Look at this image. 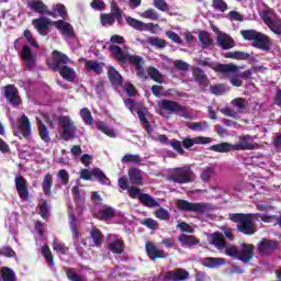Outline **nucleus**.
Segmentation results:
<instances>
[{"mask_svg": "<svg viewBox=\"0 0 281 281\" xmlns=\"http://www.w3.org/2000/svg\"><path fill=\"white\" fill-rule=\"evenodd\" d=\"M109 50L119 63L135 65L137 76L140 77L142 80H145L146 72L142 66L144 64V59H142L140 56L131 54V50L126 46L122 48L117 45H111Z\"/></svg>", "mask_w": 281, "mask_h": 281, "instance_id": "f257e3e1", "label": "nucleus"}, {"mask_svg": "<svg viewBox=\"0 0 281 281\" xmlns=\"http://www.w3.org/2000/svg\"><path fill=\"white\" fill-rule=\"evenodd\" d=\"M167 280L183 281L190 278V273L183 269H177L166 274Z\"/></svg>", "mask_w": 281, "mask_h": 281, "instance_id": "cd10ccee", "label": "nucleus"}, {"mask_svg": "<svg viewBox=\"0 0 281 281\" xmlns=\"http://www.w3.org/2000/svg\"><path fill=\"white\" fill-rule=\"evenodd\" d=\"M47 16H60V19H67V8L65 4H55L53 5V10L48 11Z\"/></svg>", "mask_w": 281, "mask_h": 281, "instance_id": "2f4dec72", "label": "nucleus"}, {"mask_svg": "<svg viewBox=\"0 0 281 281\" xmlns=\"http://www.w3.org/2000/svg\"><path fill=\"white\" fill-rule=\"evenodd\" d=\"M210 150L213 153H233L234 151V144L229 143H220L216 145H212Z\"/></svg>", "mask_w": 281, "mask_h": 281, "instance_id": "72a5a7b5", "label": "nucleus"}, {"mask_svg": "<svg viewBox=\"0 0 281 281\" xmlns=\"http://www.w3.org/2000/svg\"><path fill=\"white\" fill-rule=\"evenodd\" d=\"M269 30L273 32L277 36H281V21L280 20H274L270 24H268Z\"/></svg>", "mask_w": 281, "mask_h": 281, "instance_id": "0e129e2a", "label": "nucleus"}, {"mask_svg": "<svg viewBox=\"0 0 281 281\" xmlns=\"http://www.w3.org/2000/svg\"><path fill=\"white\" fill-rule=\"evenodd\" d=\"M53 25L64 36V38H74V26L64 20L54 21Z\"/></svg>", "mask_w": 281, "mask_h": 281, "instance_id": "4468645a", "label": "nucleus"}, {"mask_svg": "<svg viewBox=\"0 0 281 281\" xmlns=\"http://www.w3.org/2000/svg\"><path fill=\"white\" fill-rule=\"evenodd\" d=\"M4 98L8 100L9 104H12V106H19L21 102L19 91L12 85L4 87Z\"/></svg>", "mask_w": 281, "mask_h": 281, "instance_id": "6ab92c4d", "label": "nucleus"}, {"mask_svg": "<svg viewBox=\"0 0 281 281\" xmlns=\"http://www.w3.org/2000/svg\"><path fill=\"white\" fill-rule=\"evenodd\" d=\"M212 177H214V168L213 167H206L204 169H202L201 172V179L204 182L210 181V179H212Z\"/></svg>", "mask_w": 281, "mask_h": 281, "instance_id": "bf43d9fd", "label": "nucleus"}, {"mask_svg": "<svg viewBox=\"0 0 281 281\" xmlns=\"http://www.w3.org/2000/svg\"><path fill=\"white\" fill-rule=\"evenodd\" d=\"M37 120V124L40 127V136L43 139V142H50L49 138V131H47V126H45V124L43 123V121H41L40 117H36Z\"/></svg>", "mask_w": 281, "mask_h": 281, "instance_id": "c03bdc74", "label": "nucleus"}, {"mask_svg": "<svg viewBox=\"0 0 281 281\" xmlns=\"http://www.w3.org/2000/svg\"><path fill=\"white\" fill-rule=\"evenodd\" d=\"M58 122L61 128V138H64L65 142L74 139V137H76V133H78L74 120L69 115H61L58 117Z\"/></svg>", "mask_w": 281, "mask_h": 281, "instance_id": "39448f33", "label": "nucleus"}, {"mask_svg": "<svg viewBox=\"0 0 281 281\" xmlns=\"http://www.w3.org/2000/svg\"><path fill=\"white\" fill-rule=\"evenodd\" d=\"M140 16L143 19H149V21H158L159 20V13L155 9H148L140 13Z\"/></svg>", "mask_w": 281, "mask_h": 281, "instance_id": "603ef678", "label": "nucleus"}, {"mask_svg": "<svg viewBox=\"0 0 281 281\" xmlns=\"http://www.w3.org/2000/svg\"><path fill=\"white\" fill-rule=\"evenodd\" d=\"M237 229L247 236L256 234V226H254V214H247L244 222L237 225Z\"/></svg>", "mask_w": 281, "mask_h": 281, "instance_id": "2eb2a0df", "label": "nucleus"}, {"mask_svg": "<svg viewBox=\"0 0 281 281\" xmlns=\"http://www.w3.org/2000/svg\"><path fill=\"white\" fill-rule=\"evenodd\" d=\"M125 21L130 27H133L134 30H137L138 32H147V30H150L153 27V23H144L133 16H125Z\"/></svg>", "mask_w": 281, "mask_h": 281, "instance_id": "412c9836", "label": "nucleus"}, {"mask_svg": "<svg viewBox=\"0 0 281 281\" xmlns=\"http://www.w3.org/2000/svg\"><path fill=\"white\" fill-rule=\"evenodd\" d=\"M42 256L46 258L49 267H54V256H52V250L49 249V246L44 245L42 247Z\"/></svg>", "mask_w": 281, "mask_h": 281, "instance_id": "6e6d98bb", "label": "nucleus"}, {"mask_svg": "<svg viewBox=\"0 0 281 281\" xmlns=\"http://www.w3.org/2000/svg\"><path fill=\"white\" fill-rule=\"evenodd\" d=\"M53 56L55 58V63L48 64L50 69H53L54 71H59V75L61 76V78H64V80H68V82H74L76 78V70L67 66L68 63H71L69 57L58 50H55L53 53Z\"/></svg>", "mask_w": 281, "mask_h": 281, "instance_id": "f03ea898", "label": "nucleus"}, {"mask_svg": "<svg viewBox=\"0 0 281 281\" xmlns=\"http://www.w3.org/2000/svg\"><path fill=\"white\" fill-rule=\"evenodd\" d=\"M128 177H130L131 183H133L134 186L143 184L142 170L137 168H132L128 171Z\"/></svg>", "mask_w": 281, "mask_h": 281, "instance_id": "473e14b6", "label": "nucleus"}, {"mask_svg": "<svg viewBox=\"0 0 281 281\" xmlns=\"http://www.w3.org/2000/svg\"><path fill=\"white\" fill-rule=\"evenodd\" d=\"M69 224L72 234V240L75 245H78V236L80 233L78 232V227L76 226V216L72 214L69 215Z\"/></svg>", "mask_w": 281, "mask_h": 281, "instance_id": "79ce46f5", "label": "nucleus"}, {"mask_svg": "<svg viewBox=\"0 0 281 281\" xmlns=\"http://www.w3.org/2000/svg\"><path fill=\"white\" fill-rule=\"evenodd\" d=\"M22 60L25 63L26 67H34V54H32V49L30 46H23L21 52Z\"/></svg>", "mask_w": 281, "mask_h": 281, "instance_id": "c756f323", "label": "nucleus"}, {"mask_svg": "<svg viewBox=\"0 0 281 281\" xmlns=\"http://www.w3.org/2000/svg\"><path fill=\"white\" fill-rule=\"evenodd\" d=\"M145 249L150 260H157V258H166L164 250L157 248V246L150 241L146 243Z\"/></svg>", "mask_w": 281, "mask_h": 281, "instance_id": "5701e85b", "label": "nucleus"}, {"mask_svg": "<svg viewBox=\"0 0 281 281\" xmlns=\"http://www.w3.org/2000/svg\"><path fill=\"white\" fill-rule=\"evenodd\" d=\"M177 205L179 210L184 212H194L195 214H207L212 206L207 203H192L186 200H178Z\"/></svg>", "mask_w": 281, "mask_h": 281, "instance_id": "423d86ee", "label": "nucleus"}, {"mask_svg": "<svg viewBox=\"0 0 281 281\" xmlns=\"http://www.w3.org/2000/svg\"><path fill=\"white\" fill-rule=\"evenodd\" d=\"M251 258H254V245L241 244L239 250V260H241V262H249Z\"/></svg>", "mask_w": 281, "mask_h": 281, "instance_id": "393cba45", "label": "nucleus"}, {"mask_svg": "<svg viewBox=\"0 0 281 281\" xmlns=\"http://www.w3.org/2000/svg\"><path fill=\"white\" fill-rule=\"evenodd\" d=\"M202 263L204 265V267H209V269H216V267H221L222 265H225V259L209 257V258H204Z\"/></svg>", "mask_w": 281, "mask_h": 281, "instance_id": "c9c22d12", "label": "nucleus"}, {"mask_svg": "<svg viewBox=\"0 0 281 281\" xmlns=\"http://www.w3.org/2000/svg\"><path fill=\"white\" fill-rule=\"evenodd\" d=\"M167 181L172 183H192L194 181V173L190 167L173 168L167 175Z\"/></svg>", "mask_w": 281, "mask_h": 281, "instance_id": "20e7f679", "label": "nucleus"}, {"mask_svg": "<svg viewBox=\"0 0 281 281\" xmlns=\"http://www.w3.org/2000/svg\"><path fill=\"white\" fill-rule=\"evenodd\" d=\"M225 58H232L233 60H247L249 58V54L245 52H228L225 55Z\"/></svg>", "mask_w": 281, "mask_h": 281, "instance_id": "a19ab883", "label": "nucleus"}, {"mask_svg": "<svg viewBox=\"0 0 281 281\" xmlns=\"http://www.w3.org/2000/svg\"><path fill=\"white\" fill-rule=\"evenodd\" d=\"M240 34L243 36V38H245V41H254L256 40V36L258 34V31L256 30H244V31H240Z\"/></svg>", "mask_w": 281, "mask_h": 281, "instance_id": "680f3d73", "label": "nucleus"}, {"mask_svg": "<svg viewBox=\"0 0 281 281\" xmlns=\"http://www.w3.org/2000/svg\"><path fill=\"white\" fill-rule=\"evenodd\" d=\"M91 175L103 186H109L111 183L109 178H106V175H104V172L98 168L92 169L91 172H89V169H82L80 172V179H85V181H90Z\"/></svg>", "mask_w": 281, "mask_h": 281, "instance_id": "9b49d317", "label": "nucleus"}, {"mask_svg": "<svg viewBox=\"0 0 281 281\" xmlns=\"http://www.w3.org/2000/svg\"><path fill=\"white\" fill-rule=\"evenodd\" d=\"M1 276L2 281H16V273H14V270L8 267L1 268Z\"/></svg>", "mask_w": 281, "mask_h": 281, "instance_id": "37998d69", "label": "nucleus"}, {"mask_svg": "<svg viewBox=\"0 0 281 281\" xmlns=\"http://www.w3.org/2000/svg\"><path fill=\"white\" fill-rule=\"evenodd\" d=\"M15 135H22L25 139H30L32 135V125L30 119L23 114L18 119V124L13 125Z\"/></svg>", "mask_w": 281, "mask_h": 281, "instance_id": "1a4fd4ad", "label": "nucleus"}, {"mask_svg": "<svg viewBox=\"0 0 281 281\" xmlns=\"http://www.w3.org/2000/svg\"><path fill=\"white\" fill-rule=\"evenodd\" d=\"M27 8L32 12H35L36 14H48L49 10L47 9V5L42 0H33L29 4H26Z\"/></svg>", "mask_w": 281, "mask_h": 281, "instance_id": "bb28decb", "label": "nucleus"}, {"mask_svg": "<svg viewBox=\"0 0 281 281\" xmlns=\"http://www.w3.org/2000/svg\"><path fill=\"white\" fill-rule=\"evenodd\" d=\"M159 106L169 113H186V106H182L176 101L162 100L159 102Z\"/></svg>", "mask_w": 281, "mask_h": 281, "instance_id": "f3484780", "label": "nucleus"}, {"mask_svg": "<svg viewBox=\"0 0 281 281\" xmlns=\"http://www.w3.org/2000/svg\"><path fill=\"white\" fill-rule=\"evenodd\" d=\"M207 240L211 245H214L216 249L220 251H225L226 256H229L231 258H237V260H240V250L236 248L235 246H228L225 243V239L223 238V235L221 233H213L209 235Z\"/></svg>", "mask_w": 281, "mask_h": 281, "instance_id": "7ed1b4c3", "label": "nucleus"}, {"mask_svg": "<svg viewBox=\"0 0 281 281\" xmlns=\"http://www.w3.org/2000/svg\"><path fill=\"white\" fill-rule=\"evenodd\" d=\"M189 128L201 133L203 131H207V128H210V124L207 122H192L189 123Z\"/></svg>", "mask_w": 281, "mask_h": 281, "instance_id": "49530a36", "label": "nucleus"}, {"mask_svg": "<svg viewBox=\"0 0 281 281\" xmlns=\"http://www.w3.org/2000/svg\"><path fill=\"white\" fill-rule=\"evenodd\" d=\"M109 249L112 254H123L124 241L117 235H111L109 237Z\"/></svg>", "mask_w": 281, "mask_h": 281, "instance_id": "4be33fe9", "label": "nucleus"}, {"mask_svg": "<svg viewBox=\"0 0 281 281\" xmlns=\"http://www.w3.org/2000/svg\"><path fill=\"white\" fill-rule=\"evenodd\" d=\"M97 128H99L101 133H103L108 137H117V133L115 132V130L111 128L109 125H106V123L102 121L97 122Z\"/></svg>", "mask_w": 281, "mask_h": 281, "instance_id": "e433bc0d", "label": "nucleus"}, {"mask_svg": "<svg viewBox=\"0 0 281 281\" xmlns=\"http://www.w3.org/2000/svg\"><path fill=\"white\" fill-rule=\"evenodd\" d=\"M15 189L21 200L29 201L30 189L27 188V180L23 176L19 175L14 178Z\"/></svg>", "mask_w": 281, "mask_h": 281, "instance_id": "ddd939ff", "label": "nucleus"}, {"mask_svg": "<svg viewBox=\"0 0 281 281\" xmlns=\"http://www.w3.org/2000/svg\"><path fill=\"white\" fill-rule=\"evenodd\" d=\"M278 249V243L271 239H262L258 244V251L262 256H269V254H273Z\"/></svg>", "mask_w": 281, "mask_h": 281, "instance_id": "a211bd4d", "label": "nucleus"}, {"mask_svg": "<svg viewBox=\"0 0 281 281\" xmlns=\"http://www.w3.org/2000/svg\"><path fill=\"white\" fill-rule=\"evenodd\" d=\"M57 177L63 186H67L69 183V172H67V170H59L57 172Z\"/></svg>", "mask_w": 281, "mask_h": 281, "instance_id": "774afa93", "label": "nucleus"}, {"mask_svg": "<svg viewBox=\"0 0 281 281\" xmlns=\"http://www.w3.org/2000/svg\"><path fill=\"white\" fill-rule=\"evenodd\" d=\"M52 186H54V178L50 173H46L42 182L43 192L46 196H52Z\"/></svg>", "mask_w": 281, "mask_h": 281, "instance_id": "f704fd0d", "label": "nucleus"}, {"mask_svg": "<svg viewBox=\"0 0 281 281\" xmlns=\"http://www.w3.org/2000/svg\"><path fill=\"white\" fill-rule=\"evenodd\" d=\"M153 5L160 12H168V10H170V7H168V2H166V0H154Z\"/></svg>", "mask_w": 281, "mask_h": 281, "instance_id": "e2e57ef3", "label": "nucleus"}, {"mask_svg": "<svg viewBox=\"0 0 281 281\" xmlns=\"http://www.w3.org/2000/svg\"><path fill=\"white\" fill-rule=\"evenodd\" d=\"M254 47L257 49H262L263 52H269L271 49V40L267 34L258 32L252 42Z\"/></svg>", "mask_w": 281, "mask_h": 281, "instance_id": "dca6fc26", "label": "nucleus"}, {"mask_svg": "<svg viewBox=\"0 0 281 281\" xmlns=\"http://www.w3.org/2000/svg\"><path fill=\"white\" fill-rule=\"evenodd\" d=\"M258 144L254 142V136L241 135L238 137V142L233 144V150H256Z\"/></svg>", "mask_w": 281, "mask_h": 281, "instance_id": "9d476101", "label": "nucleus"}, {"mask_svg": "<svg viewBox=\"0 0 281 281\" xmlns=\"http://www.w3.org/2000/svg\"><path fill=\"white\" fill-rule=\"evenodd\" d=\"M80 63H85L86 69H88L89 71H94L95 74H102V64L98 61L87 60L85 58H81Z\"/></svg>", "mask_w": 281, "mask_h": 281, "instance_id": "4c0bfd02", "label": "nucleus"}, {"mask_svg": "<svg viewBox=\"0 0 281 281\" xmlns=\"http://www.w3.org/2000/svg\"><path fill=\"white\" fill-rule=\"evenodd\" d=\"M232 104H233V106L238 109L239 112H243V111H245V109H247V102L243 98H237V99L233 100Z\"/></svg>", "mask_w": 281, "mask_h": 281, "instance_id": "69168bd1", "label": "nucleus"}, {"mask_svg": "<svg viewBox=\"0 0 281 281\" xmlns=\"http://www.w3.org/2000/svg\"><path fill=\"white\" fill-rule=\"evenodd\" d=\"M261 19L266 25H270L271 23H273V21H276V12H273L272 10L262 11Z\"/></svg>", "mask_w": 281, "mask_h": 281, "instance_id": "09e8293b", "label": "nucleus"}, {"mask_svg": "<svg viewBox=\"0 0 281 281\" xmlns=\"http://www.w3.org/2000/svg\"><path fill=\"white\" fill-rule=\"evenodd\" d=\"M147 74L151 78V80H155V82H161V74L157 70V68H149L147 70Z\"/></svg>", "mask_w": 281, "mask_h": 281, "instance_id": "338daca9", "label": "nucleus"}, {"mask_svg": "<svg viewBox=\"0 0 281 281\" xmlns=\"http://www.w3.org/2000/svg\"><path fill=\"white\" fill-rule=\"evenodd\" d=\"M111 12H112V15L111 14H101L102 25H113V23H115V19L119 24L122 23L124 11H122V9H120V5H117L116 2L111 3Z\"/></svg>", "mask_w": 281, "mask_h": 281, "instance_id": "6e6552de", "label": "nucleus"}, {"mask_svg": "<svg viewBox=\"0 0 281 281\" xmlns=\"http://www.w3.org/2000/svg\"><path fill=\"white\" fill-rule=\"evenodd\" d=\"M220 112H222L223 115H226V117H233L234 120H238V117H240L238 111L227 106L220 109Z\"/></svg>", "mask_w": 281, "mask_h": 281, "instance_id": "4d7b16f0", "label": "nucleus"}, {"mask_svg": "<svg viewBox=\"0 0 281 281\" xmlns=\"http://www.w3.org/2000/svg\"><path fill=\"white\" fill-rule=\"evenodd\" d=\"M80 117L83 120L85 124L91 126L93 124V116L91 115V111L89 109L83 108L80 110Z\"/></svg>", "mask_w": 281, "mask_h": 281, "instance_id": "3c124183", "label": "nucleus"}, {"mask_svg": "<svg viewBox=\"0 0 281 281\" xmlns=\"http://www.w3.org/2000/svg\"><path fill=\"white\" fill-rule=\"evenodd\" d=\"M108 78L113 87H122V75L113 66L108 71Z\"/></svg>", "mask_w": 281, "mask_h": 281, "instance_id": "7c9ffc66", "label": "nucleus"}, {"mask_svg": "<svg viewBox=\"0 0 281 281\" xmlns=\"http://www.w3.org/2000/svg\"><path fill=\"white\" fill-rule=\"evenodd\" d=\"M23 36L31 47H38V42H36V38H34L30 30H24Z\"/></svg>", "mask_w": 281, "mask_h": 281, "instance_id": "13d9d810", "label": "nucleus"}, {"mask_svg": "<svg viewBox=\"0 0 281 281\" xmlns=\"http://www.w3.org/2000/svg\"><path fill=\"white\" fill-rule=\"evenodd\" d=\"M90 236L94 243L92 247H100L102 245V233H100V229L92 228Z\"/></svg>", "mask_w": 281, "mask_h": 281, "instance_id": "8fccbe9b", "label": "nucleus"}, {"mask_svg": "<svg viewBox=\"0 0 281 281\" xmlns=\"http://www.w3.org/2000/svg\"><path fill=\"white\" fill-rule=\"evenodd\" d=\"M193 78L195 81H198L199 85L207 87V77L205 76V72L201 68L193 69Z\"/></svg>", "mask_w": 281, "mask_h": 281, "instance_id": "ea45409f", "label": "nucleus"}, {"mask_svg": "<svg viewBox=\"0 0 281 281\" xmlns=\"http://www.w3.org/2000/svg\"><path fill=\"white\" fill-rule=\"evenodd\" d=\"M211 142H212V138L205 137V136H196L194 138L186 137L182 139V146L188 150L192 148V146H196V144L205 145V144H211Z\"/></svg>", "mask_w": 281, "mask_h": 281, "instance_id": "aec40b11", "label": "nucleus"}, {"mask_svg": "<svg viewBox=\"0 0 281 281\" xmlns=\"http://www.w3.org/2000/svg\"><path fill=\"white\" fill-rule=\"evenodd\" d=\"M178 240L182 247L188 249H190L191 247H194L195 245H199V239H196V237L192 235H186V234L179 235Z\"/></svg>", "mask_w": 281, "mask_h": 281, "instance_id": "c85d7f7f", "label": "nucleus"}, {"mask_svg": "<svg viewBox=\"0 0 281 281\" xmlns=\"http://www.w3.org/2000/svg\"><path fill=\"white\" fill-rule=\"evenodd\" d=\"M122 164H142V156L140 155H134V154H126L122 158Z\"/></svg>", "mask_w": 281, "mask_h": 281, "instance_id": "a18cd8bd", "label": "nucleus"}, {"mask_svg": "<svg viewBox=\"0 0 281 281\" xmlns=\"http://www.w3.org/2000/svg\"><path fill=\"white\" fill-rule=\"evenodd\" d=\"M66 276L69 281H87L82 276L78 274L74 268L66 269Z\"/></svg>", "mask_w": 281, "mask_h": 281, "instance_id": "de8ad7c7", "label": "nucleus"}, {"mask_svg": "<svg viewBox=\"0 0 281 281\" xmlns=\"http://www.w3.org/2000/svg\"><path fill=\"white\" fill-rule=\"evenodd\" d=\"M147 43L148 45H151L153 47H158L160 49H164V47H166V41L159 37H148Z\"/></svg>", "mask_w": 281, "mask_h": 281, "instance_id": "864d4df0", "label": "nucleus"}, {"mask_svg": "<svg viewBox=\"0 0 281 281\" xmlns=\"http://www.w3.org/2000/svg\"><path fill=\"white\" fill-rule=\"evenodd\" d=\"M32 25L38 32L41 36H47L49 34V27L54 25V21L49 18L41 16L32 21Z\"/></svg>", "mask_w": 281, "mask_h": 281, "instance_id": "f8f14e48", "label": "nucleus"}, {"mask_svg": "<svg viewBox=\"0 0 281 281\" xmlns=\"http://www.w3.org/2000/svg\"><path fill=\"white\" fill-rule=\"evenodd\" d=\"M53 249L54 251H57V254H61L63 256L67 255V247H65V244L58 241L57 239H54L53 241Z\"/></svg>", "mask_w": 281, "mask_h": 281, "instance_id": "052dcab7", "label": "nucleus"}, {"mask_svg": "<svg viewBox=\"0 0 281 281\" xmlns=\"http://www.w3.org/2000/svg\"><path fill=\"white\" fill-rule=\"evenodd\" d=\"M199 41L200 43H202V45H205V47H209V45H212V43H214L212 37H210V33L205 31H201L199 33Z\"/></svg>", "mask_w": 281, "mask_h": 281, "instance_id": "5fc2aeb1", "label": "nucleus"}, {"mask_svg": "<svg viewBox=\"0 0 281 281\" xmlns=\"http://www.w3.org/2000/svg\"><path fill=\"white\" fill-rule=\"evenodd\" d=\"M140 203H143V205L146 207H159V202H157V200H155L148 193L140 194Z\"/></svg>", "mask_w": 281, "mask_h": 281, "instance_id": "58836bf2", "label": "nucleus"}, {"mask_svg": "<svg viewBox=\"0 0 281 281\" xmlns=\"http://www.w3.org/2000/svg\"><path fill=\"white\" fill-rule=\"evenodd\" d=\"M216 44L222 49H232L234 47V40L226 33H218Z\"/></svg>", "mask_w": 281, "mask_h": 281, "instance_id": "b1692460", "label": "nucleus"}, {"mask_svg": "<svg viewBox=\"0 0 281 281\" xmlns=\"http://www.w3.org/2000/svg\"><path fill=\"white\" fill-rule=\"evenodd\" d=\"M94 216L100 221H109V218H113L115 214V209L111 206L103 205L99 210V212H93Z\"/></svg>", "mask_w": 281, "mask_h": 281, "instance_id": "a878e982", "label": "nucleus"}, {"mask_svg": "<svg viewBox=\"0 0 281 281\" xmlns=\"http://www.w3.org/2000/svg\"><path fill=\"white\" fill-rule=\"evenodd\" d=\"M213 69L220 74H236L238 78L247 79L251 77V70L240 72V69H244V67L236 66L235 64H217Z\"/></svg>", "mask_w": 281, "mask_h": 281, "instance_id": "0eeeda50", "label": "nucleus"}]
</instances>
